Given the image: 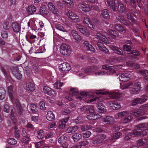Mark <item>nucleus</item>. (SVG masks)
Instances as JSON below:
<instances>
[{"mask_svg":"<svg viewBox=\"0 0 148 148\" xmlns=\"http://www.w3.org/2000/svg\"><path fill=\"white\" fill-rule=\"evenodd\" d=\"M12 26L14 32L16 33L18 32L21 29L20 24L16 22L12 23Z\"/></svg>","mask_w":148,"mask_h":148,"instance_id":"a211bd4d","label":"nucleus"},{"mask_svg":"<svg viewBox=\"0 0 148 148\" xmlns=\"http://www.w3.org/2000/svg\"><path fill=\"white\" fill-rule=\"evenodd\" d=\"M59 68L63 71H69L71 69L70 64L66 63H63L60 64L59 66Z\"/></svg>","mask_w":148,"mask_h":148,"instance_id":"f8f14e48","label":"nucleus"},{"mask_svg":"<svg viewBox=\"0 0 148 148\" xmlns=\"http://www.w3.org/2000/svg\"><path fill=\"white\" fill-rule=\"evenodd\" d=\"M110 34L115 37H119V33L117 32L113 29H110L109 31Z\"/></svg>","mask_w":148,"mask_h":148,"instance_id":"de8ad7c7","label":"nucleus"},{"mask_svg":"<svg viewBox=\"0 0 148 148\" xmlns=\"http://www.w3.org/2000/svg\"><path fill=\"white\" fill-rule=\"evenodd\" d=\"M147 97V96L143 95L141 97V98H136L132 101L131 104L132 106H135L138 103H142L147 100L145 98Z\"/></svg>","mask_w":148,"mask_h":148,"instance_id":"20e7f679","label":"nucleus"},{"mask_svg":"<svg viewBox=\"0 0 148 148\" xmlns=\"http://www.w3.org/2000/svg\"><path fill=\"white\" fill-rule=\"evenodd\" d=\"M54 26L57 29L64 32H66V29L64 28L61 24L58 23H55L54 24Z\"/></svg>","mask_w":148,"mask_h":148,"instance_id":"473e14b6","label":"nucleus"},{"mask_svg":"<svg viewBox=\"0 0 148 148\" xmlns=\"http://www.w3.org/2000/svg\"><path fill=\"white\" fill-rule=\"evenodd\" d=\"M123 50L127 52L128 53H131L132 50V47L131 46L127 45H124L123 46Z\"/></svg>","mask_w":148,"mask_h":148,"instance_id":"58836bf2","label":"nucleus"},{"mask_svg":"<svg viewBox=\"0 0 148 148\" xmlns=\"http://www.w3.org/2000/svg\"><path fill=\"white\" fill-rule=\"evenodd\" d=\"M82 136L81 134L75 133L72 136L71 138L75 142H77L82 138Z\"/></svg>","mask_w":148,"mask_h":148,"instance_id":"7c9ffc66","label":"nucleus"},{"mask_svg":"<svg viewBox=\"0 0 148 148\" xmlns=\"http://www.w3.org/2000/svg\"><path fill=\"white\" fill-rule=\"evenodd\" d=\"M1 70L6 77L8 78L10 77V73L8 71L6 70L5 68L3 67L1 68Z\"/></svg>","mask_w":148,"mask_h":148,"instance_id":"49530a36","label":"nucleus"},{"mask_svg":"<svg viewBox=\"0 0 148 148\" xmlns=\"http://www.w3.org/2000/svg\"><path fill=\"white\" fill-rule=\"evenodd\" d=\"M131 114L138 117L143 114V111L141 110H132L131 112Z\"/></svg>","mask_w":148,"mask_h":148,"instance_id":"393cba45","label":"nucleus"},{"mask_svg":"<svg viewBox=\"0 0 148 148\" xmlns=\"http://www.w3.org/2000/svg\"><path fill=\"white\" fill-rule=\"evenodd\" d=\"M82 120V118L81 116H79L77 117L76 119L75 120V123L77 124L81 123Z\"/></svg>","mask_w":148,"mask_h":148,"instance_id":"774afa93","label":"nucleus"},{"mask_svg":"<svg viewBox=\"0 0 148 148\" xmlns=\"http://www.w3.org/2000/svg\"><path fill=\"white\" fill-rule=\"evenodd\" d=\"M133 83L132 82H130L124 84L121 86V88L123 89H126L130 88V87L133 85Z\"/></svg>","mask_w":148,"mask_h":148,"instance_id":"e433bc0d","label":"nucleus"},{"mask_svg":"<svg viewBox=\"0 0 148 148\" xmlns=\"http://www.w3.org/2000/svg\"><path fill=\"white\" fill-rule=\"evenodd\" d=\"M40 14L43 15H47L49 13L48 9L45 5H43L40 7Z\"/></svg>","mask_w":148,"mask_h":148,"instance_id":"a878e982","label":"nucleus"},{"mask_svg":"<svg viewBox=\"0 0 148 148\" xmlns=\"http://www.w3.org/2000/svg\"><path fill=\"white\" fill-rule=\"evenodd\" d=\"M97 45L100 50L102 51L106 54H110L108 49L106 48L104 45L103 43L100 42H98L97 43Z\"/></svg>","mask_w":148,"mask_h":148,"instance_id":"ddd939ff","label":"nucleus"},{"mask_svg":"<svg viewBox=\"0 0 148 148\" xmlns=\"http://www.w3.org/2000/svg\"><path fill=\"white\" fill-rule=\"evenodd\" d=\"M91 134V133L90 131H88L86 132L85 133L83 134V138H88L90 137Z\"/></svg>","mask_w":148,"mask_h":148,"instance_id":"052dcab7","label":"nucleus"},{"mask_svg":"<svg viewBox=\"0 0 148 148\" xmlns=\"http://www.w3.org/2000/svg\"><path fill=\"white\" fill-rule=\"evenodd\" d=\"M106 138V136L105 134H101L97 135L95 138L92 140V143L94 144H97L102 143L104 140Z\"/></svg>","mask_w":148,"mask_h":148,"instance_id":"7ed1b4c3","label":"nucleus"},{"mask_svg":"<svg viewBox=\"0 0 148 148\" xmlns=\"http://www.w3.org/2000/svg\"><path fill=\"white\" fill-rule=\"evenodd\" d=\"M44 25V24L42 22H39L36 26V29L39 30L40 28V29H41V28L43 27Z\"/></svg>","mask_w":148,"mask_h":148,"instance_id":"338daca9","label":"nucleus"},{"mask_svg":"<svg viewBox=\"0 0 148 148\" xmlns=\"http://www.w3.org/2000/svg\"><path fill=\"white\" fill-rule=\"evenodd\" d=\"M113 27L117 30L119 32H124V33L126 32V29L120 24H116L113 25Z\"/></svg>","mask_w":148,"mask_h":148,"instance_id":"4be33fe9","label":"nucleus"},{"mask_svg":"<svg viewBox=\"0 0 148 148\" xmlns=\"http://www.w3.org/2000/svg\"><path fill=\"white\" fill-rule=\"evenodd\" d=\"M76 28L77 30L79 31L83 34L87 35L88 33V32L87 29L84 27L83 26L80 24H77L76 26Z\"/></svg>","mask_w":148,"mask_h":148,"instance_id":"2eb2a0df","label":"nucleus"},{"mask_svg":"<svg viewBox=\"0 0 148 148\" xmlns=\"http://www.w3.org/2000/svg\"><path fill=\"white\" fill-rule=\"evenodd\" d=\"M5 96V91L4 89L2 87H0V100L3 99Z\"/></svg>","mask_w":148,"mask_h":148,"instance_id":"c9c22d12","label":"nucleus"},{"mask_svg":"<svg viewBox=\"0 0 148 148\" xmlns=\"http://www.w3.org/2000/svg\"><path fill=\"white\" fill-rule=\"evenodd\" d=\"M100 16L106 20H108L110 18L109 12L106 9L103 10L101 11Z\"/></svg>","mask_w":148,"mask_h":148,"instance_id":"f3484780","label":"nucleus"},{"mask_svg":"<svg viewBox=\"0 0 148 148\" xmlns=\"http://www.w3.org/2000/svg\"><path fill=\"white\" fill-rule=\"evenodd\" d=\"M36 10V7L33 5L29 6L28 8L26 9V11L29 15L33 14L35 12Z\"/></svg>","mask_w":148,"mask_h":148,"instance_id":"412c9836","label":"nucleus"},{"mask_svg":"<svg viewBox=\"0 0 148 148\" xmlns=\"http://www.w3.org/2000/svg\"><path fill=\"white\" fill-rule=\"evenodd\" d=\"M116 10H117L120 13H123L125 12L126 6H125L120 1H117L116 3Z\"/></svg>","mask_w":148,"mask_h":148,"instance_id":"423d86ee","label":"nucleus"},{"mask_svg":"<svg viewBox=\"0 0 148 148\" xmlns=\"http://www.w3.org/2000/svg\"><path fill=\"white\" fill-rule=\"evenodd\" d=\"M87 112H89L92 114L94 112V110L93 106H87Z\"/></svg>","mask_w":148,"mask_h":148,"instance_id":"4d7b16f0","label":"nucleus"},{"mask_svg":"<svg viewBox=\"0 0 148 148\" xmlns=\"http://www.w3.org/2000/svg\"><path fill=\"white\" fill-rule=\"evenodd\" d=\"M66 15L74 22H78L80 21L79 16L71 11L69 10L67 13Z\"/></svg>","mask_w":148,"mask_h":148,"instance_id":"39448f33","label":"nucleus"},{"mask_svg":"<svg viewBox=\"0 0 148 148\" xmlns=\"http://www.w3.org/2000/svg\"><path fill=\"white\" fill-rule=\"evenodd\" d=\"M43 91L45 93L53 97H54L56 96V93L54 91L47 86L44 87L43 88Z\"/></svg>","mask_w":148,"mask_h":148,"instance_id":"6e6552de","label":"nucleus"},{"mask_svg":"<svg viewBox=\"0 0 148 148\" xmlns=\"http://www.w3.org/2000/svg\"><path fill=\"white\" fill-rule=\"evenodd\" d=\"M17 141L14 138L8 139L7 140L8 143L11 145H14L17 143Z\"/></svg>","mask_w":148,"mask_h":148,"instance_id":"79ce46f5","label":"nucleus"},{"mask_svg":"<svg viewBox=\"0 0 148 148\" xmlns=\"http://www.w3.org/2000/svg\"><path fill=\"white\" fill-rule=\"evenodd\" d=\"M63 83H61L60 81H58L54 84L55 88L57 89H61L60 87L63 85Z\"/></svg>","mask_w":148,"mask_h":148,"instance_id":"a19ab883","label":"nucleus"},{"mask_svg":"<svg viewBox=\"0 0 148 148\" xmlns=\"http://www.w3.org/2000/svg\"><path fill=\"white\" fill-rule=\"evenodd\" d=\"M134 88H133L131 91L133 92L134 94H136L137 92L139 91L141 88L140 83H136L134 85Z\"/></svg>","mask_w":148,"mask_h":148,"instance_id":"b1692460","label":"nucleus"},{"mask_svg":"<svg viewBox=\"0 0 148 148\" xmlns=\"http://www.w3.org/2000/svg\"><path fill=\"white\" fill-rule=\"evenodd\" d=\"M102 121L104 122L106 124H111L114 121L113 118L109 116H106V117L102 119Z\"/></svg>","mask_w":148,"mask_h":148,"instance_id":"aec40b11","label":"nucleus"},{"mask_svg":"<svg viewBox=\"0 0 148 148\" xmlns=\"http://www.w3.org/2000/svg\"><path fill=\"white\" fill-rule=\"evenodd\" d=\"M8 90L9 96L11 101L13 103V101L15 99V94L13 90L12 86H9L8 87Z\"/></svg>","mask_w":148,"mask_h":148,"instance_id":"4468645a","label":"nucleus"},{"mask_svg":"<svg viewBox=\"0 0 148 148\" xmlns=\"http://www.w3.org/2000/svg\"><path fill=\"white\" fill-rule=\"evenodd\" d=\"M91 127L90 125H84L81 127V130L82 131H84L88 130Z\"/></svg>","mask_w":148,"mask_h":148,"instance_id":"0e129e2a","label":"nucleus"},{"mask_svg":"<svg viewBox=\"0 0 148 148\" xmlns=\"http://www.w3.org/2000/svg\"><path fill=\"white\" fill-rule=\"evenodd\" d=\"M26 89L28 91H33L35 89L34 84L32 83H29L27 84Z\"/></svg>","mask_w":148,"mask_h":148,"instance_id":"c85d7f7f","label":"nucleus"},{"mask_svg":"<svg viewBox=\"0 0 148 148\" xmlns=\"http://www.w3.org/2000/svg\"><path fill=\"white\" fill-rule=\"evenodd\" d=\"M98 111L100 113H103L106 112V109L104 106L103 104L102 103H99L97 106Z\"/></svg>","mask_w":148,"mask_h":148,"instance_id":"5701e85b","label":"nucleus"},{"mask_svg":"<svg viewBox=\"0 0 148 148\" xmlns=\"http://www.w3.org/2000/svg\"><path fill=\"white\" fill-rule=\"evenodd\" d=\"M83 22L84 23L88 25L89 27L91 29H94L95 28V26L91 22L90 19L88 17H85L84 18Z\"/></svg>","mask_w":148,"mask_h":148,"instance_id":"6ab92c4d","label":"nucleus"},{"mask_svg":"<svg viewBox=\"0 0 148 148\" xmlns=\"http://www.w3.org/2000/svg\"><path fill=\"white\" fill-rule=\"evenodd\" d=\"M96 94L98 95L99 94L108 95L110 96L112 98L115 99H117L119 98L121 95V93L118 92H109L107 91H105L103 90H101L96 92Z\"/></svg>","mask_w":148,"mask_h":148,"instance_id":"f03ea898","label":"nucleus"},{"mask_svg":"<svg viewBox=\"0 0 148 148\" xmlns=\"http://www.w3.org/2000/svg\"><path fill=\"white\" fill-rule=\"evenodd\" d=\"M71 49L69 45L63 43L60 47V52L61 54L63 55H68L71 53Z\"/></svg>","mask_w":148,"mask_h":148,"instance_id":"f257e3e1","label":"nucleus"},{"mask_svg":"<svg viewBox=\"0 0 148 148\" xmlns=\"http://www.w3.org/2000/svg\"><path fill=\"white\" fill-rule=\"evenodd\" d=\"M71 33L73 38L75 40L77 41H79L81 40L82 38L81 36L79 35L77 33H76L75 31H72Z\"/></svg>","mask_w":148,"mask_h":148,"instance_id":"c756f323","label":"nucleus"},{"mask_svg":"<svg viewBox=\"0 0 148 148\" xmlns=\"http://www.w3.org/2000/svg\"><path fill=\"white\" fill-rule=\"evenodd\" d=\"M12 73L18 79H21L22 77V74L21 73L19 69L17 67H15L12 69Z\"/></svg>","mask_w":148,"mask_h":148,"instance_id":"9d476101","label":"nucleus"},{"mask_svg":"<svg viewBox=\"0 0 148 148\" xmlns=\"http://www.w3.org/2000/svg\"><path fill=\"white\" fill-rule=\"evenodd\" d=\"M146 143V140L145 139H142L139 140L138 142V145L140 146L143 145Z\"/></svg>","mask_w":148,"mask_h":148,"instance_id":"864d4df0","label":"nucleus"},{"mask_svg":"<svg viewBox=\"0 0 148 148\" xmlns=\"http://www.w3.org/2000/svg\"><path fill=\"white\" fill-rule=\"evenodd\" d=\"M46 117L47 120L49 121H52L55 119L54 114L51 111H49L47 112Z\"/></svg>","mask_w":148,"mask_h":148,"instance_id":"cd10ccee","label":"nucleus"},{"mask_svg":"<svg viewBox=\"0 0 148 148\" xmlns=\"http://www.w3.org/2000/svg\"><path fill=\"white\" fill-rule=\"evenodd\" d=\"M30 107L31 111L34 113H36L38 112L39 108L35 104H31Z\"/></svg>","mask_w":148,"mask_h":148,"instance_id":"f704fd0d","label":"nucleus"},{"mask_svg":"<svg viewBox=\"0 0 148 148\" xmlns=\"http://www.w3.org/2000/svg\"><path fill=\"white\" fill-rule=\"evenodd\" d=\"M15 112L19 115H22L23 114V109L22 106L16 108Z\"/></svg>","mask_w":148,"mask_h":148,"instance_id":"09e8293b","label":"nucleus"},{"mask_svg":"<svg viewBox=\"0 0 148 148\" xmlns=\"http://www.w3.org/2000/svg\"><path fill=\"white\" fill-rule=\"evenodd\" d=\"M108 74V73L106 71H101L97 73H95V75L96 76L107 75Z\"/></svg>","mask_w":148,"mask_h":148,"instance_id":"bf43d9fd","label":"nucleus"},{"mask_svg":"<svg viewBox=\"0 0 148 148\" xmlns=\"http://www.w3.org/2000/svg\"><path fill=\"white\" fill-rule=\"evenodd\" d=\"M87 106H83L82 107L78 109L79 110L83 112H87Z\"/></svg>","mask_w":148,"mask_h":148,"instance_id":"e2e57ef3","label":"nucleus"},{"mask_svg":"<svg viewBox=\"0 0 148 148\" xmlns=\"http://www.w3.org/2000/svg\"><path fill=\"white\" fill-rule=\"evenodd\" d=\"M87 118L90 120H95L97 119V116L95 114L92 113L87 115Z\"/></svg>","mask_w":148,"mask_h":148,"instance_id":"c03bdc74","label":"nucleus"},{"mask_svg":"<svg viewBox=\"0 0 148 148\" xmlns=\"http://www.w3.org/2000/svg\"><path fill=\"white\" fill-rule=\"evenodd\" d=\"M70 90L72 93V95L77 96L79 94V92L78 90L75 88H71Z\"/></svg>","mask_w":148,"mask_h":148,"instance_id":"a18cd8bd","label":"nucleus"},{"mask_svg":"<svg viewBox=\"0 0 148 148\" xmlns=\"http://www.w3.org/2000/svg\"><path fill=\"white\" fill-rule=\"evenodd\" d=\"M110 48L114 53L120 55L124 56V53L123 51L119 48L113 45L110 46Z\"/></svg>","mask_w":148,"mask_h":148,"instance_id":"1a4fd4ad","label":"nucleus"},{"mask_svg":"<svg viewBox=\"0 0 148 148\" xmlns=\"http://www.w3.org/2000/svg\"><path fill=\"white\" fill-rule=\"evenodd\" d=\"M64 3L67 5L68 6H71L73 5V1L72 0H63Z\"/></svg>","mask_w":148,"mask_h":148,"instance_id":"6e6d98bb","label":"nucleus"},{"mask_svg":"<svg viewBox=\"0 0 148 148\" xmlns=\"http://www.w3.org/2000/svg\"><path fill=\"white\" fill-rule=\"evenodd\" d=\"M89 71L90 72H92L98 70V68L96 66H92L88 67Z\"/></svg>","mask_w":148,"mask_h":148,"instance_id":"603ef678","label":"nucleus"},{"mask_svg":"<svg viewBox=\"0 0 148 148\" xmlns=\"http://www.w3.org/2000/svg\"><path fill=\"white\" fill-rule=\"evenodd\" d=\"M67 137L64 136H62L58 139V141L60 144L64 142L65 141H67Z\"/></svg>","mask_w":148,"mask_h":148,"instance_id":"ea45409f","label":"nucleus"},{"mask_svg":"<svg viewBox=\"0 0 148 148\" xmlns=\"http://www.w3.org/2000/svg\"><path fill=\"white\" fill-rule=\"evenodd\" d=\"M78 7L81 9L83 11L85 12L90 11V7L88 4L83 2H81L78 3L77 5Z\"/></svg>","mask_w":148,"mask_h":148,"instance_id":"0eeeda50","label":"nucleus"},{"mask_svg":"<svg viewBox=\"0 0 148 148\" xmlns=\"http://www.w3.org/2000/svg\"><path fill=\"white\" fill-rule=\"evenodd\" d=\"M107 3L111 9L114 11H116V8L115 7L116 4H115L114 0H107Z\"/></svg>","mask_w":148,"mask_h":148,"instance_id":"bb28decb","label":"nucleus"},{"mask_svg":"<svg viewBox=\"0 0 148 148\" xmlns=\"http://www.w3.org/2000/svg\"><path fill=\"white\" fill-rule=\"evenodd\" d=\"M50 10L55 15L58 16V15L59 12L57 9L55 7L53 8V9H51Z\"/></svg>","mask_w":148,"mask_h":148,"instance_id":"5fc2aeb1","label":"nucleus"},{"mask_svg":"<svg viewBox=\"0 0 148 148\" xmlns=\"http://www.w3.org/2000/svg\"><path fill=\"white\" fill-rule=\"evenodd\" d=\"M146 124L145 123H140L136 125V127L139 130L141 129H143L145 130Z\"/></svg>","mask_w":148,"mask_h":148,"instance_id":"3c124183","label":"nucleus"},{"mask_svg":"<svg viewBox=\"0 0 148 148\" xmlns=\"http://www.w3.org/2000/svg\"><path fill=\"white\" fill-rule=\"evenodd\" d=\"M78 129V127L76 126L71 127L68 128L67 132L69 133H72L76 131Z\"/></svg>","mask_w":148,"mask_h":148,"instance_id":"4c0bfd02","label":"nucleus"},{"mask_svg":"<svg viewBox=\"0 0 148 148\" xmlns=\"http://www.w3.org/2000/svg\"><path fill=\"white\" fill-rule=\"evenodd\" d=\"M117 75L119 77L120 81H126L129 79L130 75L128 73H123L121 74H117Z\"/></svg>","mask_w":148,"mask_h":148,"instance_id":"9b49d317","label":"nucleus"},{"mask_svg":"<svg viewBox=\"0 0 148 148\" xmlns=\"http://www.w3.org/2000/svg\"><path fill=\"white\" fill-rule=\"evenodd\" d=\"M97 38L103 42L105 43L108 44L109 43V41L108 39L106 37L101 34L99 33L97 34Z\"/></svg>","mask_w":148,"mask_h":148,"instance_id":"dca6fc26","label":"nucleus"},{"mask_svg":"<svg viewBox=\"0 0 148 148\" xmlns=\"http://www.w3.org/2000/svg\"><path fill=\"white\" fill-rule=\"evenodd\" d=\"M129 54H132V57H137L140 56L141 53L139 51L137 50H132L131 53H128Z\"/></svg>","mask_w":148,"mask_h":148,"instance_id":"72a5a7b5","label":"nucleus"},{"mask_svg":"<svg viewBox=\"0 0 148 148\" xmlns=\"http://www.w3.org/2000/svg\"><path fill=\"white\" fill-rule=\"evenodd\" d=\"M110 104L113 109H117L121 108L120 104L117 102H111L110 103Z\"/></svg>","mask_w":148,"mask_h":148,"instance_id":"2f4dec72","label":"nucleus"},{"mask_svg":"<svg viewBox=\"0 0 148 148\" xmlns=\"http://www.w3.org/2000/svg\"><path fill=\"white\" fill-rule=\"evenodd\" d=\"M3 27L4 29L6 30L9 29L10 27L9 25V23L8 22H5L3 24Z\"/></svg>","mask_w":148,"mask_h":148,"instance_id":"69168bd1","label":"nucleus"},{"mask_svg":"<svg viewBox=\"0 0 148 148\" xmlns=\"http://www.w3.org/2000/svg\"><path fill=\"white\" fill-rule=\"evenodd\" d=\"M133 117L132 116H126L123 121L124 123H127L130 121L132 119Z\"/></svg>","mask_w":148,"mask_h":148,"instance_id":"8fccbe9b","label":"nucleus"},{"mask_svg":"<svg viewBox=\"0 0 148 148\" xmlns=\"http://www.w3.org/2000/svg\"><path fill=\"white\" fill-rule=\"evenodd\" d=\"M125 57L119 56L115 58V60L119 62H122L125 60Z\"/></svg>","mask_w":148,"mask_h":148,"instance_id":"13d9d810","label":"nucleus"},{"mask_svg":"<svg viewBox=\"0 0 148 148\" xmlns=\"http://www.w3.org/2000/svg\"><path fill=\"white\" fill-rule=\"evenodd\" d=\"M59 124L60 127L61 128H64L66 126L65 123H64V121L62 120L59 121Z\"/></svg>","mask_w":148,"mask_h":148,"instance_id":"680f3d73","label":"nucleus"},{"mask_svg":"<svg viewBox=\"0 0 148 148\" xmlns=\"http://www.w3.org/2000/svg\"><path fill=\"white\" fill-rule=\"evenodd\" d=\"M38 138L39 139H41L44 137V133L43 131L42 130H40L37 132Z\"/></svg>","mask_w":148,"mask_h":148,"instance_id":"37998d69","label":"nucleus"}]
</instances>
